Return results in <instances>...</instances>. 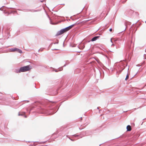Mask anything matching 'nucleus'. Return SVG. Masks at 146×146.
Instances as JSON below:
<instances>
[{
    "label": "nucleus",
    "instance_id": "obj_1",
    "mask_svg": "<svg viewBox=\"0 0 146 146\" xmlns=\"http://www.w3.org/2000/svg\"><path fill=\"white\" fill-rule=\"evenodd\" d=\"M74 26L73 25H71L70 26L66 28L61 30L59 31H58L57 34H56V36H59V35H62L64 33L66 32L67 31L71 29Z\"/></svg>",
    "mask_w": 146,
    "mask_h": 146
},
{
    "label": "nucleus",
    "instance_id": "obj_2",
    "mask_svg": "<svg viewBox=\"0 0 146 146\" xmlns=\"http://www.w3.org/2000/svg\"><path fill=\"white\" fill-rule=\"evenodd\" d=\"M74 26L73 25H71L70 26L66 28L61 30L59 31H58L57 34H56V36H59V35H62L64 33L66 32L67 31L71 29Z\"/></svg>",
    "mask_w": 146,
    "mask_h": 146
},
{
    "label": "nucleus",
    "instance_id": "obj_3",
    "mask_svg": "<svg viewBox=\"0 0 146 146\" xmlns=\"http://www.w3.org/2000/svg\"><path fill=\"white\" fill-rule=\"evenodd\" d=\"M31 69V67L29 65H27L21 67L19 70V72H25Z\"/></svg>",
    "mask_w": 146,
    "mask_h": 146
},
{
    "label": "nucleus",
    "instance_id": "obj_4",
    "mask_svg": "<svg viewBox=\"0 0 146 146\" xmlns=\"http://www.w3.org/2000/svg\"><path fill=\"white\" fill-rule=\"evenodd\" d=\"M11 52H15V51H17L18 52H19L20 53H22V51L21 50H20L19 49L16 48H12L11 49Z\"/></svg>",
    "mask_w": 146,
    "mask_h": 146
},
{
    "label": "nucleus",
    "instance_id": "obj_5",
    "mask_svg": "<svg viewBox=\"0 0 146 146\" xmlns=\"http://www.w3.org/2000/svg\"><path fill=\"white\" fill-rule=\"evenodd\" d=\"M99 36H96L93 37L91 40V41H94L96 40L99 37Z\"/></svg>",
    "mask_w": 146,
    "mask_h": 146
},
{
    "label": "nucleus",
    "instance_id": "obj_6",
    "mask_svg": "<svg viewBox=\"0 0 146 146\" xmlns=\"http://www.w3.org/2000/svg\"><path fill=\"white\" fill-rule=\"evenodd\" d=\"M127 129L128 131H130L131 130V126L129 125H128L127 127Z\"/></svg>",
    "mask_w": 146,
    "mask_h": 146
},
{
    "label": "nucleus",
    "instance_id": "obj_7",
    "mask_svg": "<svg viewBox=\"0 0 146 146\" xmlns=\"http://www.w3.org/2000/svg\"><path fill=\"white\" fill-rule=\"evenodd\" d=\"M129 75H127L126 76V78H125V80H127L129 78Z\"/></svg>",
    "mask_w": 146,
    "mask_h": 146
},
{
    "label": "nucleus",
    "instance_id": "obj_8",
    "mask_svg": "<svg viewBox=\"0 0 146 146\" xmlns=\"http://www.w3.org/2000/svg\"><path fill=\"white\" fill-rule=\"evenodd\" d=\"M109 30L110 31H112V29H110Z\"/></svg>",
    "mask_w": 146,
    "mask_h": 146
}]
</instances>
